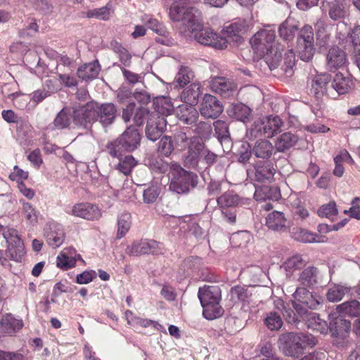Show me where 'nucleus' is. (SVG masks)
Returning <instances> with one entry per match:
<instances>
[{
    "instance_id": "f257e3e1",
    "label": "nucleus",
    "mask_w": 360,
    "mask_h": 360,
    "mask_svg": "<svg viewBox=\"0 0 360 360\" xmlns=\"http://www.w3.org/2000/svg\"><path fill=\"white\" fill-rule=\"evenodd\" d=\"M198 1L175 0L169 7V18L179 23L182 32H194L200 26V12L193 6Z\"/></svg>"
},
{
    "instance_id": "f03ea898",
    "label": "nucleus",
    "mask_w": 360,
    "mask_h": 360,
    "mask_svg": "<svg viewBox=\"0 0 360 360\" xmlns=\"http://www.w3.org/2000/svg\"><path fill=\"white\" fill-rule=\"evenodd\" d=\"M316 342V339L311 335L290 332L280 335L278 345L285 356L298 359L303 354L306 345L313 347Z\"/></svg>"
},
{
    "instance_id": "7ed1b4c3",
    "label": "nucleus",
    "mask_w": 360,
    "mask_h": 360,
    "mask_svg": "<svg viewBox=\"0 0 360 360\" xmlns=\"http://www.w3.org/2000/svg\"><path fill=\"white\" fill-rule=\"evenodd\" d=\"M198 297L203 308V316L206 319L213 320L223 314L224 310L219 304L221 292L218 285H205L200 288Z\"/></svg>"
},
{
    "instance_id": "20e7f679",
    "label": "nucleus",
    "mask_w": 360,
    "mask_h": 360,
    "mask_svg": "<svg viewBox=\"0 0 360 360\" xmlns=\"http://www.w3.org/2000/svg\"><path fill=\"white\" fill-rule=\"evenodd\" d=\"M168 176L170 179L169 189L177 193H186L198 184V176L184 170L176 163L172 164Z\"/></svg>"
},
{
    "instance_id": "39448f33",
    "label": "nucleus",
    "mask_w": 360,
    "mask_h": 360,
    "mask_svg": "<svg viewBox=\"0 0 360 360\" xmlns=\"http://www.w3.org/2000/svg\"><path fill=\"white\" fill-rule=\"evenodd\" d=\"M283 122L278 115H269L255 120L249 129L248 134L251 138H271L276 134L281 132Z\"/></svg>"
},
{
    "instance_id": "423d86ee",
    "label": "nucleus",
    "mask_w": 360,
    "mask_h": 360,
    "mask_svg": "<svg viewBox=\"0 0 360 360\" xmlns=\"http://www.w3.org/2000/svg\"><path fill=\"white\" fill-rule=\"evenodd\" d=\"M282 53L280 49L277 46L261 56L263 57L270 70L276 69L281 65V69L287 77H290L293 74V67L295 64V54L292 49L287 50L284 53L283 63H281Z\"/></svg>"
},
{
    "instance_id": "0eeeda50",
    "label": "nucleus",
    "mask_w": 360,
    "mask_h": 360,
    "mask_svg": "<svg viewBox=\"0 0 360 360\" xmlns=\"http://www.w3.org/2000/svg\"><path fill=\"white\" fill-rule=\"evenodd\" d=\"M275 30L269 27L258 31L250 39V44L260 56L276 46Z\"/></svg>"
},
{
    "instance_id": "6e6552de",
    "label": "nucleus",
    "mask_w": 360,
    "mask_h": 360,
    "mask_svg": "<svg viewBox=\"0 0 360 360\" xmlns=\"http://www.w3.org/2000/svg\"><path fill=\"white\" fill-rule=\"evenodd\" d=\"M200 27L193 34L194 39L200 44L211 46L216 49H224L228 46V40L224 37L214 32L210 28Z\"/></svg>"
},
{
    "instance_id": "1a4fd4ad",
    "label": "nucleus",
    "mask_w": 360,
    "mask_h": 360,
    "mask_svg": "<svg viewBox=\"0 0 360 360\" xmlns=\"http://www.w3.org/2000/svg\"><path fill=\"white\" fill-rule=\"evenodd\" d=\"M1 232H3V236L8 243L7 256L14 261H20L24 255L25 251L23 243L18 237V231L14 229L3 227Z\"/></svg>"
},
{
    "instance_id": "9d476101",
    "label": "nucleus",
    "mask_w": 360,
    "mask_h": 360,
    "mask_svg": "<svg viewBox=\"0 0 360 360\" xmlns=\"http://www.w3.org/2000/svg\"><path fill=\"white\" fill-rule=\"evenodd\" d=\"M161 245L153 240H141L134 241L126 250L130 256H140L146 254H159L162 252Z\"/></svg>"
},
{
    "instance_id": "9b49d317",
    "label": "nucleus",
    "mask_w": 360,
    "mask_h": 360,
    "mask_svg": "<svg viewBox=\"0 0 360 360\" xmlns=\"http://www.w3.org/2000/svg\"><path fill=\"white\" fill-rule=\"evenodd\" d=\"M323 8L333 21L344 20L349 15V4L347 0L325 1L323 4Z\"/></svg>"
},
{
    "instance_id": "f8f14e48",
    "label": "nucleus",
    "mask_w": 360,
    "mask_h": 360,
    "mask_svg": "<svg viewBox=\"0 0 360 360\" xmlns=\"http://www.w3.org/2000/svg\"><path fill=\"white\" fill-rule=\"evenodd\" d=\"M95 121L99 122L103 127L112 124L117 116V108L112 103H105L101 105L94 102Z\"/></svg>"
},
{
    "instance_id": "ddd939ff",
    "label": "nucleus",
    "mask_w": 360,
    "mask_h": 360,
    "mask_svg": "<svg viewBox=\"0 0 360 360\" xmlns=\"http://www.w3.org/2000/svg\"><path fill=\"white\" fill-rule=\"evenodd\" d=\"M223 110L222 104L215 96L208 94L204 95L200 108L202 117L215 119L222 113Z\"/></svg>"
},
{
    "instance_id": "4468645a",
    "label": "nucleus",
    "mask_w": 360,
    "mask_h": 360,
    "mask_svg": "<svg viewBox=\"0 0 360 360\" xmlns=\"http://www.w3.org/2000/svg\"><path fill=\"white\" fill-rule=\"evenodd\" d=\"M167 121L164 117L158 114L151 115L147 120L146 127V136L152 141L158 140L166 129Z\"/></svg>"
},
{
    "instance_id": "2eb2a0df",
    "label": "nucleus",
    "mask_w": 360,
    "mask_h": 360,
    "mask_svg": "<svg viewBox=\"0 0 360 360\" xmlns=\"http://www.w3.org/2000/svg\"><path fill=\"white\" fill-rule=\"evenodd\" d=\"M67 213L86 220H96L101 217L99 208L88 202L77 203L70 211H67Z\"/></svg>"
},
{
    "instance_id": "dca6fc26",
    "label": "nucleus",
    "mask_w": 360,
    "mask_h": 360,
    "mask_svg": "<svg viewBox=\"0 0 360 360\" xmlns=\"http://www.w3.org/2000/svg\"><path fill=\"white\" fill-rule=\"evenodd\" d=\"M94 106V102H89L84 105L75 108L72 115L75 123L86 127L88 124L95 122Z\"/></svg>"
},
{
    "instance_id": "f3484780",
    "label": "nucleus",
    "mask_w": 360,
    "mask_h": 360,
    "mask_svg": "<svg viewBox=\"0 0 360 360\" xmlns=\"http://www.w3.org/2000/svg\"><path fill=\"white\" fill-rule=\"evenodd\" d=\"M292 296L296 301L311 309H316L322 301L319 295L312 294L305 286L297 287Z\"/></svg>"
},
{
    "instance_id": "a211bd4d",
    "label": "nucleus",
    "mask_w": 360,
    "mask_h": 360,
    "mask_svg": "<svg viewBox=\"0 0 360 360\" xmlns=\"http://www.w3.org/2000/svg\"><path fill=\"white\" fill-rule=\"evenodd\" d=\"M290 220L285 217L284 212L274 210L266 217V225L269 229L284 232L290 227Z\"/></svg>"
},
{
    "instance_id": "6ab92c4d",
    "label": "nucleus",
    "mask_w": 360,
    "mask_h": 360,
    "mask_svg": "<svg viewBox=\"0 0 360 360\" xmlns=\"http://www.w3.org/2000/svg\"><path fill=\"white\" fill-rule=\"evenodd\" d=\"M347 58L345 52L337 46H332L326 55V66L330 70L343 68Z\"/></svg>"
},
{
    "instance_id": "aec40b11",
    "label": "nucleus",
    "mask_w": 360,
    "mask_h": 360,
    "mask_svg": "<svg viewBox=\"0 0 360 360\" xmlns=\"http://www.w3.org/2000/svg\"><path fill=\"white\" fill-rule=\"evenodd\" d=\"M203 141L198 136H193L191 146L188 148L187 155L185 156V165L195 167L201 160V152L203 147Z\"/></svg>"
},
{
    "instance_id": "412c9836",
    "label": "nucleus",
    "mask_w": 360,
    "mask_h": 360,
    "mask_svg": "<svg viewBox=\"0 0 360 360\" xmlns=\"http://www.w3.org/2000/svg\"><path fill=\"white\" fill-rule=\"evenodd\" d=\"M213 91L224 97L232 96L237 90V85L231 80L224 77H214L210 84Z\"/></svg>"
},
{
    "instance_id": "4be33fe9",
    "label": "nucleus",
    "mask_w": 360,
    "mask_h": 360,
    "mask_svg": "<svg viewBox=\"0 0 360 360\" xmlns=\"http://www.w3.org/2000/svg\"><path fill=\"white\" fill-rule=\"evenodd\" d=\"M118 138L127 152L134 150L140 145V133L136 128L131 126L128 127Z\"/></svg>"
},
{
    "instance_id": "5701e85b",
    "label": "nucleus",
    "mask_w": 360,
    "mask_h": 360,
    "mask_svg": "<svg viewBox=\"0 0 360 360\" xmlns=\"http://www.w3.org/2000/svg\"><path fill=\"white\" fill-rule=\"evenodd\" d=\"M329 317L330 319L329 328L332 335L335 337L344 338L350 330V321L340 314L335 317H333V314H330Z\"/></svg>"
},
{
    "instance_id": "b1692460",
    "label": "nucleus",
    "mask_w": 360,
    "mask_h": 360,
    "mask_svg": "<svg viewBox=\"0 0 360 360\" xmlns=\"http://www.w3.org/2000/svg\"><path fill=\"white\" fill-rule=\"evenodd\" d=\"M80 255L72 247L64 248L57 257V266L64 269L75 266L76 261L80 259Z\"/></svg>"
},
{
    "instance_id": "393cba45",
    "label": "nucleus",
    "mask_w": 360,
    "mask_h": 360,
    "mask_svg": "<svg viewBox=\"0 0 360 360\" xmlns=\"http://www.w3.org/2000/svg\"><path fill=\"white\" fill-rule=\"evenodd\" d=\"M276 169L273 165L268 162H260L254 166V180L258 182L270 181L275 174Z\"/></svg>"
},
{
    "instance_id": "a878e982",
    "label": "nucleus",
    "mask_w": 360,
    "mask_h": 360,
    "mask_svg": "<svg viewBox=\"0 0 360 360\" xmlns=\"http://www.w3.org/2000/svg\"><path fill=\"white\" fill-rule=\"evenodd\" d=\"M193 105L186 103L178 107L177 117L184 124H193L198 119V112Z\"/></svg>"
},
{
    "instance_id": "bb28decb",
    "label": "nucleus",
    "mask_w": 360,
    "mask_h": 360,
    "mask_svg": "<svg viewBox=\"0 0 360 360\" xmlns=\"http://www.w3.org/2000/svg\"><path fill=\"white\" fill-rule=\"evenodd\" d=\"M251 109L243 103L231 104L227 109L229 117L243 123L249 122Z\"/></svg>"
},
{
    "instance_id": "cd10ccee",
    "label": "nucleus",
    "mask_w": 360,
    "mask_h": 360,
    "mask_svg": "<svg viewBox=\"0 0 360 360\" xmlns=\"http://www.w3.org/2000/svg\"><path fill=\"white\" fill-rule=\"evenodd\" d=\"M319 270L315 266H308L298 274L297 282L300 285L311 287L318 282Z\"/></svg>"
},
{
    "instance_id": "c85d7f7f",
    "label": "nucleus",
    "mask_w": 360,
    "mask_h": 360,
    "mask_svg": "<svg viewBox=\"0 0 360 360\" xmlns=\"http://www.w3.org/2000/svg\"><path fill=\"white\" fill-rule=\"evenodd\" d=\"M215 134L221 146L229 148L231 146V139L227 123L223 120H218L213 123Z\"/></svg>"
},
{
    "instance_id": "c756f323",
    "label": "nucleus",
    "mask_w": 360,
    "mask_h": 360,
    "mask_svg": "<svg viewBox=\"0 0 360 360\" xmlns=\"http://www.w3.org/2000/svg\"><path fill=\"white\" fill-rule=\"evenodd\" d=\"M298 141V136L291 132L281 134L275 141V148L278 152L283 153L293 147Z\"/></svg>"
},
{
    "instance_id": "7c9ffc66",
    "label": "nucleus",
    "mask_w": 360,
    "mask_h": 360,
    "mask_svg": "<svg viewBox=\"0 0 360 360\" xmlns=\"http://www.w3.org/2000/svg\"><path fill=\"white\" fill-rule=\"evenodd\" d=\"M101 70L98 60L84 64L77 70V76L82 80L89 81L95 79Z\"/></svg>"
},
{
    "instance_id": "2f4dec72",
    "label": "nucleus",
    "mask_w": 360,
    "mask_h": 360,
    "mask_svg": "<svg viewBox=\"0 0 360 360\" xmlns=\"http://www.w3.org/2000/svg\"><path fill=\"white\" fill-rule=\"evenodd\" d=\"M45 236L47 243L53 248H56L60 246L65 239V233L62 229L57 226L50 227L46 230Z\"/></svg>"
},
{
    "instance_id": "473e14b6",
    "label": "nucleus",
    "mask_w": 360,
    "mask_h": 360,
    "mask_svg": "<svg viewBox=\"0 0 360 360\" xmlns=\"http://www.w3.org/2000/svg\"><path fill=\"white\" fill-rule=\"evenodd\" d=\"M352 85V80L349 77H345L342 73L338 72L335 75L330 86L332 89L341 95L347 93Z\"/></svg>"
},
{
    "instance_id": "72a5a7b5",
    "label": "nucleus",
    "mask_w": 360,
    "mask_h": 360,
    "mask_svg": "<svg viewBox=\"0 0 360 360\" xmlns=\"http://www.w3.org/2000/svg\"><path fill=\"white\" fill-rule=\"evenodd\" d=\"M273 150L274 146L269 141L260 139L255 142L252 153L258 158L268 159L272 155Z\"/></svg>"
},
{
    "instance_id": "f704fd0d",
    "label": "nucleus",
    "mask_w": 360,
    "mask_h": 360,
    "mask_svg": "<svg viewBox=\"0 0 360 360\" xmlns=\"http://www.w3.org/2000/svg\"><path fill=\"white\" fill-rule=\"evenodd\" d=\"M298 30V25L294 19L287 18L278 28L280 37L285 41H292L295 32Z\"/></svg>"
},
{
    "instance_id": "c9c22d12",
    "label": "nucleus",
    "mask_w": 360,
    "mask_h": 360,
    "mask_svg": "<svg viewBox=\"0 0 360 360\" xmlns=\"http://www.w3.org/2000/svg\"><path fill=\"white\" fill-rule=\"evenodd\" d=\"M330 81V75L328 74H321L314 77L312 80V89L315 94L323 95L324 94H330L328 92V86Z\"/></svg>"
},
{
    "instance_id": "e433bc0d",
    "label": "nucleus",
    "mask_w": 360,
    "mask_h": 360,
    "mask_svg": "<svg viewBox=\"0 0 360 360\" xmlns=\"http://www.w3.org/2000/svg\"><path fill=\"white\" fill-rule=\"evenodd\" d=\"M305 322L309 328L321 333H326L328 328L327 322L321 319L319 315L314 312H309V314H307Z\"/></svg>"
},
{
    "instance_id": "4c0bfd02",
    "label": "nucleus",
    "mask_w": 360,
    "mask_h": 360,
    "mask_svg": "<svg viewBox=\"0 0 360 360\" xmlns=\"http://www.w3.org/2000/svg\"><path fill=\"white\" fill-rule=\"evenodd\" d=\"M338 314L350 317H359L360 316V302L356 300L345 302L336 307Z\"/></svg>"
},
{
    "instance_id": "58836bf2",
    "label": "nucleus",
    "mask_w": 360,
    "mask_h": 360,
    "mask_svg": "<svg viewBox=\"0 0 360 360\" xmlns=\"http://www.w3.org/2000/svg\"><path fill=\"white\" fill-rule=\"evenodd\" d=\"M145 164L152 171L157 173H165L167 171L170 172L172 165L168 164L162 159L155 157L154 155H149L145 159Z\"/></svg>"
},
{
    "instance_id": "ea45409f",
    "label": "nucleus",
    "mask_w": 360,
    "mask_h": 360,
    "mask_svg": "<svg viewBox=\"0 0 360 360\" xmlns=\"http://www.w3.org/2000/svg\"><path fill=\"white\" fill-rule=\"evenodd\" d=\"M200 95V84L198 82L191 84L186 88L182 94L181 98L184 102L189 104H194L197 103L198 98Z\"/></svg>"
},
{
    "instance_id": "a19ab883",
    "label": "nucleus",
    "mask_w": 360,
    "mask_h": 360,
    "mask_svg": "<svg viewBox=\"0 0 360 360\" xmlns=\"http://www.w3.org/2000/svg\"><path fill=\"white\" fill-rule=\"evenodd\" d=\"M156 114L161 115V117L172 115L174 106L172 104L170 98L161 96L156 98L155 102Z\"/></svg>"
},
{
    "instance_id": "79ce46f5",
    "label": "nucleus",
    "mask_w": 360,
    "mask_h": 360,
    "mask_svg": "<svg viewBox=\"0 0 360 360\" xmlns=\"http://www.w3.org/2000/svg\"><path fill=\"white\" fill-rule=\"evenodd\" d=\"M350 288L341 285H334L330 287L326 293L329 302H337L343 299L345 295L349 294Z\"/></svg>"
},
{
    "instance_id": "37998d69",
    "label": "nucleus",
    "mask_w": 360,
    "mask_h": 360,
    "mask_svg": "<svg viewBox=\"0 0 360 360\" xmlns=\"http://www.w3.org/2000/svg\"><path fill=\"white\" fill-rule=\"evenodd\" d=\"M131 224V215L128 212L121 214L117 218V232L116 238L121 239L129 231Z\"/></svg>"
},
{
    "instance_id": "c03bdc74",
    "label": "nucleus",
    "mask_w": 360,
    "mask_h": 360,
    "mask_svg": "<svg viewBox=\"0 0 360 360\" xmlns=\"http://www.w3.org/2000/svg\"><path fill=\"white\" fill-rule=\"evenodd\" d=\"M119 163L115 166V169L124 175H128L131 173L132 168L136 165V161L131 155L120 158Z\"/></svg>"
},
{
    "instance_id": "a18cd8bd",
    "label": "nucleus",
    "mask_w": 360,
    "mask_h": 360,
    "mask_svg": "<svg viewBox=\"0 0 360 360\" xmlns=\"http://www.w3.org/2000/svg\"><path fill=\"white\" fill-rule=\"evenodd\" d=\"M105 149L112 158L117 159L122 156L123 153L127 152L119 138L108 142L105 146Z\"/></svg>"
},
{
    "instance_id": "49530a36",
    "label": "nucleus",
    "mask_w": 360,
    "mask_h": 360,
    "mask_svg": "<svg viewBox=\"0 0 360 360\" xmlns=\"http://www.w3.org/2000/svg\"><path fill=\"white\" fill-rule=\"evenodd\" d=\"M307 264L306 261L300 255H294L288 258L283 264L287 272L292 273L295 270L301 269Z\"/></svg>"
},
{
    "instance_id": "de8ad7c7",
    "label": "nucleus",
    "mask_w": 360,
    "mask_h": 360,
    "mask_svg": "<svg viewBox=\"0 0 360 360\" xmlns=\"http://www.w3.org/2000/svg\"><path fill=\"white\" fill-rule=\"evenodd\" d=\"M297 45L314 44V31L311 26L304 25L299 32L297 39Z\"/></svg>"
},
{
    "instance_id": "09e8293b",
    "label": "nucleus",
    "mask_w": 360,
    "mask_h": 360,
    "mask_svg": "<svg viewBox=\"0 0 360 360\" xmlns=\"http://www.w3.org/2000/svg\"><path fill=\"white\" fill-rule=\"evenodd\" d=\"M70 124V110L68 108H63L53 120L56 128L63 129L67 128Z\"/></svg>"
},
{
    "instance_id": "8fccbe9b",
    "label": "nucleus",
    "mask_w": 360,
    "mask_h": 360,
    "mask_svg": "<svg viewBox=\"0 0 360 360\" xmlns=\"http://www.w3.org/2000/svg\"><path fill=\"white\" fill-rule=\"evenodd\" d=\"M174 150V146L172 138L168 136H162L158 147V153L165 157H169Z\"/></svg>"
},
{
    "instance_id": "3c124183",
    "label": "nucleus",
    "mask_w": 360,
    "mask_h": 360,
    "mask_svg": "<svg viewBox=\"0 0 360 360\" xmlns=\"http://www.w3.org/2000/svg\"><path fill=\"white\" fill-rule=\"evenodd\" d=\"M193 72L188 67H181L175 77V82L179 86L188 84L193 78Z\"/></svg>"
},
{
    "instance_id": "603ef678",
    "label": "nucleus",
    "mask_w": 360,
    "mask_h": 360,
    "mask_svg": "<svg viewBox=\"0 0 360 360\" xmlns=\"http://www.w3.org/2000/svg\"><path fill=\"white\" fill-rule=\"evenodd\" d=\"M238 202V195L231 191L226 192L217 198V203L221 207L236 206Z\"/></svg>"
},
{
    "instance_id": "864d4df0",
    "label": "nucleus",
    "mask_w": 360,
    "mask_h": 360,
    "mask_svg": "<svg viewBox=\"0 0 360 360\" xmlns=\"http://www.w3.org/2000/svg\"><path fill=\"white\" fill-rule=\"evenodd\" d=\"M230 293L231 298L234 302H246L250 295L248 289L238 285L232 288Z\"/></svg>"
},
{
    "instance_id": "5fc2aeb1",
    "label": "nucleus",
    "mask_w": 360,
    "mask_h": 360,
    "mask_svg": "<svg viewBox=\"0 0 360 360\" xmlns=\"http://www.w3.org/2000/svg\"><path fill=\"white\" fill-rule=\"evenodd\" d=\"M86 16L89 18H95L98 20H107L110 16V8L107 4L101 8L89 10L86 13Z\"/></svg>"
},
{
    "instance_id": "6e6d98bb",
    "label": "nucleus",
    "mask_w": 360,
    "mask_h": 360,
    "mask_svg": "<svg viewBox=\"0 0 360 360\" xmlns=\"http://www.w3.org/2000/svg\"><path fill=\"white\" fill-rule=\"evenodd\" d=\"M292 237L295 240L302 243H314L321 242L316 240V235H314L304 229H297L292 232Z\"/></svg>"
},
{
    "instance_id": "4d7b16f0",
    "label": "nucleus",
    "mask_w": 360,
    "mask_h": 360,
    "mask_svg": "<svg viewBox=\"0 0 360 360\" xmlns=\"http://www.w3.org/2000/svg\"><path fill=\"white\" fill-rule=\"evenodd\" d=\"M266 327L271 330H278L283 326V321L276 312H270L264 319Z\"/></svg>"
},
{
    "instance_id": "13d9d810",
    "label": "nucleus",
    "mask_w": 360,
    "mask_h": 360,
    "mask_svg": "<svg viewBox=\"0 0 360 360\" xmlns=\"http://www.w3.org/2000/svg\"><path fill=\"white\" fill-rule=\"evenodd\" d=\"M160 187L158 184H152L143 191V202L147 204L153 203L158 198Z\"/></svg>"
},
{
    "instance_id": "bf43d9fd",
    "label": "nucleus",
    "mask_w": 360,
    "mask_h": 360,
    "mask_svg": "<svg viewBox=\"0 0 360 360\" xmlns=\"http://www.w3.org/2000/svg\"><path fill=\"white\" fill-rule=\"evenodd\" d=\"M250 240V236L246 231L234 233L230 238L231 243L233 247H245Z\"/></svg>"
},
{
    "instance_id": "052dcab7",
    "label": "nucleus",
    "mask_w": 360,
    "mask_h": 360,
    "mask_svg": "<svg viewBox=\"0 0 360 360\" xmlns=\"http://www.w3.org/2000/svg\"><path fill=\"white\" fill-rule=\"evenodd\" d=\"M194 131L202 141V139H209L212 134V127L209 122H200L195 125Z\"/></svg>"
},
{
    "instance_id": "680f3d73",
    "label": "nucleus",
    "mask_w": 360,
    "mask_h": 360,
    "mask_svg": "<svg viewBox=\"0 0 360 360\" xmlns=\"http://www.w3.org/2000/svg\"><path fill=\"white\" fill-rule=\"evenodd\" d=\"M316 30V39L320 46H325L327 44L329 36L326 33L325 22L321 19L315 24Z\"/></svg>"
},
{
    "instance_id": "e2e57ef3",
    "label": "nucleus",
    "mask_w": 360,
    "mask_h": 360,
    "mask_svg": "<svg viewBox=\"0 0 360 360\" xmlns=\"http://www.w3.org/2000/svg\"><path fill=\"white\" fill-rule=\"evenodd\" d=\"M297 49L300 59L306 62L313 58L316 51L314 44L297 45Z\"/></svg>"
},
{
    "instance_id": "0e129e2a",
    "label": "nucleus",
    "mask_w": 360,
    "mask_h": 360,
    "mask_svg": "<svg viewBox=\"0 0 360 360\" xmlns=\"http://www.w3.org/2000/svg\"><path fill=\"white\" fill-rule=\"evenodd\" d=\"M113 51L118 54L120 62L125 66H129L131 63V55L128 51L118 42L112 44Z\"/></svg>"
},
{
    "instance_id": "69168bd1",
    "label": "nucleus",
    "mask_w": 360,
    "mask_h": 360,
    "mask_svg": "<svg viewBox=\"0 0 360 360\" xmlns=\"http://www.w3.org/2000/svg\"><path fill=\"white\" fill-rule=\"evenodd\" d=\"M174 141L176 147L181 150H184L191 146L193 136L189 138L185 132L179 131L175 134Z\"/></svg>"
},
{
    "instance_id": "338daca9",
    "label": "nucleus",
    "mask_w": 360,
    "mask_h": 360,
    "mask_svg": "<svg viewBox=\"0 0 360 360\" xmlns=\"http://www.w3.org/2000/svg\"><path fill=\"white\" fill-rule=\"evenodd\" d=\"M22 212L27 221L31 224H34L37 221V212L30 203H22Z\"/></svg>"
},
{
    "instance_id": "774afa93",
    "label": "nucleus",
    "mask_w": 360,
    "mask_h": 360,
    "mask_svg": "<svg viewBox=\"0 0 360 360\" xmlns=\"http://www.w3.org/2000/svg\"><path fill=\"white\" fill-rule=\"evenodd\" d=\"M349 34L354 50L360 57V25L355 26Z\"/></svg>"
}]
</instances>
